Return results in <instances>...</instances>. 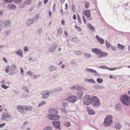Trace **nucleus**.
Wrapping results in <instances>:
<instances>
[{
    "mask_svg": "<svg viewBox=\"0 0 130 130\" xmlns=\"http://www.w3.org/2000/svg\"><path fill=\"white\" fill-rule=\"evenodd\" d=\"M77 18H78V19L79 21V23H81V21L80 18L79 16L78 15H77Z\"/></svg>",
    "mask_w": 130,
    "mask_h": 130,
    "instance_id": "obj_61",
    "label": "nucleus"
},
{
    "mask_svg": "<svg viewBox=\"0 0 130 130\" xmlns=\"http://www.w3.org/2000/svg\"><path fill=\"white\" fill-rule=\"evenodd\" d=\"M115 127L117 129H120L122 128V126L119 122H118L115 123Z\"/></svg>",
    "mask_w": 130,
    "mask_h": 130,
    "instance_id": "obj_24",
    "label": "nucleus"
},
{
    "mask_svg": "<svg viewBox=\"0 0 130 130\" xmlns=\"http://www.w3.org/2000/svg\"><path fill=\"white\" fill-rule=\"evenodd\" d=\"M41 76L40 74L38 75H33V78L34 79H36L37 78Z\"/></svg>",
    "mask_w": 130,
    "mask_h": 130,
    "instance_id": "obj_49",
    "label": "nucleus"
},
{
    "mask_svg": "<svg viewBox=\"0 0 130 130\" xmlns=\"http://www.w3.org/2000/svg\"><path fill=\"white\" fill-rule=\"evenodd\" d=\"M22 2V0H14V2L15 3L17 4H20Z\"/></svg>",
    "mask_w": 130,
    "mask_h": 130,
    "instance_id": "obj_38",
    "label": "nucleus"
},
{
    "mask_svg": "<svg viewBox=\"0 0 130 130\" xmlns=\"http://www.w3.org/2000/svg\"><path fill=\"white\" fill-rule=\"evenodd\" d=\"M8 6L9 9L10 10H14L16 8V6L13 4H8Z\"/></svg>",
    "mask_w": 130,
    "mask_h": 130,
    "instance_id": "obj_23",
    "label": "nucleus"
},
{
    "mask_svg": "<svg viewBox=\"0 0 130 130\" xmlns=\"http://www.w3.org/2000/svg\"><path fill=\"white\" fill-rule=\"evenodd\" d=\"M108 55V54L106 52H102L101 51V52L100 53L98 56V57L99 58H101L103 57H104L107 56Z\"/></svg>",
    "mask_w": 130,
    "mask_h": 130,
    "instance_id": "obj_14",
    "label": "nucleus"
},
{
    "mask_svg": "<svg viewBox=\"0 0 130 130\" xmlns=\"http://www.w3.org/2000/svg\"><path fill=\"white\" fill-rule=\"evenodd\" d=\"M52 127L49 126L45 127L43 130H52Z\"/></svg>",
    "mask_w": 130,
    "mask_h": 130,
    "instance_id": "obj_40",
    "label": "nucleus"
},
{
    "mask_svg": "<svg viewBox=\"0 0 130 130\" xmlns=\"http://www.w3.org/2000/svg\"><path fill=\"white\" fill-rule=\"evenodd\" d=\"M67 100L71 102L74 103L77 100V97L74 95H72L68 97L67 98Z\"/></svg>",
    "mask_w": 130,
    "mask_h": 130,
    "instance_id": "obj_6",
    "label": "nucleus"
},
{
    "mask_svg": "<svg viewBox=\"0 0 130 130\" xmlns=\"http://www.w3.org/2000/svg\"><path fill=\"white\" fill-rule=\"evenodd\" d=\"M61 111H62V112L64 113H65L66 114L68 112L65 109H64L63 108H62L61 109Z\"/></svg>",
    "mask_w": 130,
    "mask_h": 130,
    "instance_id": "obj_55",
    "label": "nucleus"
},
{
    "mask_svg": "<svg viewBox=\"0 0 130 130\" xmlns=\"http://www.w3.org/2000/svg\"><path fill=\"white\" fill-rule=\"evenodd\" d=\"M84 14L85 15L87 18L89 19V20H91L92 18L90 17V11L88 10H85L84 11Z\"/></svg>",
    "mask_w": 130,
    "mask_h": 130,
    "instance_id": "obj_7",
    "label": "nucleus"
},
{
    "mask_svg": "<svg viewBox=\"0 0 130 130\" xmlns=\"http://www.w3.org/2000/svg\"><path fill=\"white\" fill-rule=\"evenodd\" d=\"M46 102L44 101H42L41 102L39 103L38 105V107H40L41 106H44L46 104Z\"/></svg>",
    "mask_w": 130,
    "mask_h": 130,
    "instance_id": "obj_31",
    "label": "nucleus"
},
{
    "mask_svg": "<svg viewBox=\"0 0 130 130\" xmlns=\"http://www.w3.org/2000/svg\"><path fill=\"white\" fill-rule=\"evenodd\" d=\"M1 86L2 88L5 89H7L9 87V86H7L5 85L4 84L2 85Z\"/></svg>",
    "mask_w": 130,
    "mask_h": 130,
    "instance_id": "obj_47",
    "label": "nucleus"
},
{
    "mask_svg": "<svg viewBox=\"0 0 130 130\" xmlns=\"http://www.w3.org/2000/svg\"><path fill=\"white\" fill-rule=\"evenodd\" d=\"M121 101L124 105L126 106L130 105V97L127 95H122L120 98Z\"/></svg>",
    "mask_w": 130,
    "mask_h": 130,
    "instance_id": "obj_1",
    "label": "nucleus"
},
{
    "mask_svg": "<svg viewBox=\"0 0 130 130\" xmlns=\"http://www.w3.org/2000/svg\"><path fill=\"white\" fill-rule=\"evenodd\" d=\"M64 124L65 126L67 127L71 125L69 122H65L64 123Z\"/></svg>",
    "mask_w": 130,
    "mask_h": 130,
    "instance_id": "obj_46",
    "label": "nucleus"
},
{
    "mask_svg": "<svg viewBox=\"0 0 130 130\" xmlns=\"http://www.w3.org/2000/svg\"><path fill=\"white\" fill-rule=\"evenodd\" d=\"M26 74H27L29 75L30 76H31L32 74H33V73L31 71H28L27 72Z\"/></svg>",
    "mask_w": 130,
    "mask_h": 130,
    "instance_id": "obj_51",
    "label": "nucleus"
},
{
    "mask_svg": "<svg viewBox=\"0 0 130 130\" xmlns=\"http://www.w3.org/2000/svg\"><path fill=\"white\" fill-rule=\"evenodd\" d=\"M100 67L102 69H108L109 70V68H108L107 67L105 66H100Z\"/></svg>",
    "mask_w": 130,
    "mask_h": 130,
    "instance_id": "obj_43",
    "label": "nucleus"
},
{
    "mask_svg": "<svg viewBox=\"0 0 130 130\" xmlns=\"http://www.w3.org/2000/svg\"><path fill=\"white\" fill-rule=\"evenodd\" d=\"M23 90H24L25 91H26L27 92H28L29 91V90H28V88H27L25 86H24L23 87Z\"/></svg>",
    "mask_w": 130,
    "mask_h": 130,
    "instance_id": "obj_53",
    "label": "nucleus"
},
{
    "mask_svg": "<svg viewBox=\"0 0 130 130\" xmlns=\"http://www.w3.org/2000/svg\"><path fill=\"white\" fill-rule=\"evenodd\" d=\"M32 23L31 19H28L26 21V25L27 26H30Z\"/></svg>",
    "mask_w": 130,
    "mask_h": 130,
    "instance_id": "obj_26",
    "label": "nucleus"
},
{
    "mask_svg": "<svg viewBox=\"0 0 130 130\" xmlns=\"http://www.w3.org/2000/svg\"><path fill=\"white\" fill-rule=\"evenodd\" d=\"M5 2L11 3L12 2L13 0H4Z\"/></svg>",
    "mask_w": 130,
    "mask_h": 130,
    "instance_id": "obj_58",
    "label": "nucleus"
},
{
    "mask_svg": "<svg viewBox=\"0 0 130 130\" xmlns=\"http://www.w3.org/2000/svg\"><path fill=\"white\" fill-rule=\"evenodd\" d=\"M58 43H57L55 42L53 44V45H51V46H52V47H53L54 48L56 49L58 46Z\"/></svg>",
    "mask_w": 130,
    "mask_h": 130,
    "instance_id": "obj_39",
    "label": "nucleus"
},
{
    "mask_svg": "<svg viewBox=\"0 0 130 130\" xmlns=\"http://www.w3.org/2000/svg\"><path fill=\"white\" fill-rule=\"evenodd\" d=\"M123 66H121V67H118L116 68L114 67L113 68H109V70L110 71H113L115 70H117V69H119L122 68Z\"/></svg>",
    "mask_w": 130,
    "mask_h": 130,
    "instance_id": "obj_30",
    "label": "nucleus"
},
{
    "mask_svg": "<svg viewBox=\"0 0 130 130\" xmlns=\"http://www.w3.org/2000/svg\"><path fill=\"white\" fill-rule=\"evenodd\" d=\"M15 54L19 56L20 57H22L23 54L22 50L20 49H19L17 51L15 52Z\"/></svg>",
    "mask_w": 130,
    "mask_h": 130,
    "instance_id": "obj_19",
    "label": "nucleus"
},
{
    "mask_svg": "<svg viewBox=\"0 0 130 130\" xmlns=\"http://www.w3.org/2000/svg\"><path fill=\"white\" fill-rule=\"evenodd\" d=\"M115 108L116 110H119L121 109V106L120 104H117L115 106Z\"/></svg>",
    "mask_w": 130,
    "mask_h": 130,
    "instance_id": "obj_29",
    "label": "nucleus"
},
{
    "mask_svg": "<svg viewBox=\"0 0 130 130\" xmlns=\"http://www.w3.org/2000/svg\"><path fill=\"white\" fill-rule=\"evenodd\" d=\"M97 82L99 83H101L103 82V80L101 78H98L96 79Z\"/></svg>",
    "mask_w": 130,
    "mask_h": 130,
    "instance_id": "obj_41",
    "label": "nucleus"
},
{
    "mask_svg": "<svg viewBox=\"0 0 130 130\" xmlns=\"http://www.w3.org/2000/svg\"><path fill=\"white\" fill-rule=\"evenodd\" d=\"M85 72L87 73H97V72L95 70L89 68H87L85 70Z\"/></svg>",
    "mask_w": 130,
    "mask_h": 130,
    "instance_id": "obj_13",
    "label": "nucleus"
},
{
    "mask_svg": "<svg viewBox=\"0 0 130 130\" xmlns=\"http://www.w3.org/2000/svg\"><path fill=\"white\" fill-rule=\"evenodd\" d=\"M17 108L20 112L21 113H23L24 112V106H22L21 105H18L17 106Z\"/></svg>",
    "mask_w": 130,
    "mask_h": 130,
    "instance_id": "obj_17",
    "label": "nucleus"
},
{
    "mask_svg": "<svg viewBox=\"0 0 130 130\" xmlns=\"http://www.w3.org/2000/svg\"><path fill=\"white\" fill-rule=\"evenodd\" d=\"M83 94V92L82 89L79 90L78 91L77 95L80 99H82Z\"/></svg>",
    "mask_w": 130,
    "mask_h": 130,
    "instance_id": "obj_16",
    "label": "nucleus"
},
{
    "mask_svg": "<svg viewBox=\"0 0 130 130\" xmlns=\"http://www.w3.org/2000/svg\"><path fill=\"white\" fill-rule=\"evenodd\" d=\"M17 66L15 65H12L10 68V70L9 75H13L15 73L14 72V70L16 68Z\"/></svg>",
    "mask_w": 130,
    "mask_h": 130,
    "instance_id": "obj_8",
    "label": "nucleus"
},
{
    "mask_svg": "<svg viewBox=\"0 0 130 130\" xmlns=\"http://www.w3.org/2000/svg\"><path fill=\"white\" fill-rule=\"evenodd\" d=\"M47 117L48 119L52 120L53 115L50 114L48 115Z\"/></svg>",
    "mask_w": 130,
    "mask_h": 130,
    "instance_id": "obj_50",
    "label": "nucleus"
},
{
    "mask_svg": "<svg viewBox=\"0 0 130 130\" xmlns=\"http://www.w3.org/2000/svg\"><path fill=\"white\" fill-rule=\"evenodd\" d=\"M6 125L5 123H4L2 124H0V128H1L3 127L4 126Z\"/></svg>",
    "mask_w": 130,
    "mask_h": 130,
    "instance_id": "obj_64",
    "label": "nucleus"
},
{
    "mask_svg": "<svg viewBox=\"0 0 130 130\" xmlns=\"http://www.w3.org/2000/svg\"><path fill=\"white\" fill-rule=\"evenodd\" d=\"M24 110H25L27 111H31L32 109V108L31 106H24Z\"/></svg>",
    "mask_w": 130,
    "mask_h": 130,
    "instance_id": "obj_21",
    "label": "nucleus"
},
{
    "mask_svg": "<svg viewBox=\"0 0 130 130\" xmlns=\"http://www.w3.org/2000/svg\"><path fill=\"white\" fill-rule=\"evenodd\" d=\"M96 39L101 44H103L104 43V40L100 38L98 36L96 35L95 36Z\"/></svg>",
    "mask_w": 130,
    "mask_h": 130,
    "instance_id": "obj_22",
    "label": "nucleus"
},
{
    "mask_svg": "<svg viewBox=\"0 0 130 130\" xmlns=\"http://www.w3.org/2000/svg\"><path fill=\"white\" fill-rule=\"evenodd\" d=\"M28 49L27 46H25L24 48V50L25 52L27 51H28Z\"/></svg>",
    "mask_w": 130,
    "mask_h": 130,
    "instance_id": "obj_62",
    "label": "nucleus"
},
{
    "mask_svg": "<svg viewBox=\"0 0 130 130\" xmlns=\"http://www.w3.org/2000/svg\"><path fill=\"white\" fill-rule=\"evenodd\" d=\"M89 3L88 2H86L85 3V6L86 8H88L89 7Z\"/></svg>",
    "mask_w": 130,
    "mask_h": 130,
    "instance_id": "obj_52",
    "label": "nucleus"
},
{
    "mask_svg": "<svg viewBox=\"0 0 130 130\" xmlns=\"http://www.w3.org/2000/svg\"><path fill=\"white\" fill-rule=\"evenodd\" d=\"M67 104V103L65 102H63L62 103V105L63 106H66Z\"/></svg>",
    "mask_w": 130,
    "mask_h": 130,
    "instance_id": "obj_63",
    "label": "nucleus"
},
{
    "mask_svg": "<svg viewBox=\"0 0 130 130\" xmlns=\"http://www.w3.org/2000/svg\"><path fill=\"white\" fill-rule=\"evenodd\" d=\"M59 118V116L58 115H53V120H58Z\"/></svg>",
    "mask_w": 130,
    "mask_h": 130,
    "instance_id": "obj_32",
    "label": "nucleus"
},
{
    "mask_svg": "<svg viewBox=\"0 0 130 130\" xmlns=\"http://www.w3.org/2000/svg\"><path fill=\"white\" fill-rule=\"evenodd\" d=\"M112 122V116L108 115L106 116L104 119L103 123V125L106 127H108L111 124Z\"/></svg>",
    "mask_w": 130,
    "mask_h": 130,
    "instance_id": "obj_2",
    "label": "nucleus"
},
{
    "mask_svg": "<svg viewBox=\"0 0 130 130\" xmlns=\"http://www.w3.org/2000/svg\"><path fill=\"white\" fill-rule=\"evenodd\" d=\"M3 24L5 27H8L11 26L10 20L6 21L5 22H3Z\"/></svg>",
    "mask_w": 130,
    "mask_h": 130,
    "instance_id": "obj_18",
    "label": "nucleus"
},
{
    "mask_svg": "<svg viewBox=\"0 0 130 130\" xmlns=\"http://www.w3.org/2000/svg\"><path fill=\"white\" fill-rule=\"evenodd\" d=\"M84 55L87 58H89L91 57L90 55L89 54L85 53L84 54Z\"/></svg>",
    "mask_w": 130,
    "mask_h": 130,
    "instance_id": "obj_45",
    "label": "nucleus"
},
{
    "mask_svg": "<svg viewBox=\"0 0 130 130\" xmlns=\"http://www.w3.org/2000/svg\"><path fill=\"white\" fill-rule=\"evenodd\" d=\"M90 98L91 97L89 95H86L85 96L83 101L85 104L88 105L91 103L92 102L91 98Z\"/></svg>",
    "mask_w": 130,
    "mask_h": 130,
    "instance_id": "obj_5",
    "label": "nucleus"
},
{
    "mask_svg": "<svg viewBox=\"0 0 130 130\" xmlns=\"http://www.w3.org/2000/svg\"><path fill=\"white\" fill-rule=\"evenodd\" d=\"M5 33L6 35H9L10 33V30L6 31L5 32Z\"/></svg>",
    "mask_w": 130,
    "mask_h": 130,
    "instance_id": "obj_59",
    "label": "nucleus"
},
{
    "mask_svg": "<svg viewBox=\"0 0 130 130\" xmlns=\"http://www.w3.org/2000/svg\"><path fill=\"white\" fill-rule=\"evenodd\" d=\"M55 50L56 49H55V48H54L53 47H52V46H51V47L49 48V51L50 52L52 53L55 51Z\"/></svg>",
    "mask_w": 130,
    "mask_h": 130,
    "instance_id": "obj_37",
    "label": "nucleus"
},
{
    "mask_svg": "<svg viewBox=\"0 0 130 130\" xmlns=\"http://www.w3.org/2000/svg\"><path fill=\"white\" fill-rule=\"evenodd\" d=\"M73 41L75 43H77L78 42L77 39L76 38L74 37L72 39Z\"/></svg>",
    "mask_w": 130,
    "mask_h": 130,
    "instance_id": "obj_56",
    "label": "nucleus"
},
{
    "mask_svg": "<svg viewBox=\"0 0 130 130\" xmlns=\"http://www.w3.org/2000/svg\"><path fill=\"white\" fill-rule=\"evenodd\" d=\"M87 109L89 114L90 115H93L95 113L93 110L90 109L88 107H87Z\"/></svg>",
    "mask_w": 130,
    "mask_h": 130,
    "instance_id": "obj_25",
    "label": "nucleus"
},
{
    "mask_svg": "<svg viewBox=\"0 0 130 130\" xmlns=\"http://www.w3.org/2000/svg\"><path fill=\"white\" fill-rule=\"evenodd\" d=\"M75 27L76 29L77 30L79 31H81V29L78 26L76 25H75Z\"/></svg>",
    "mask_w": 130,
    "mask_h": 130,
    "instance_id": "obj_54",
    "label": "nucleus"
},
{
    "mask_svg": "<svg viewBox=\"0 0 130 130\" xmlns=\"http://www.w3.org/2000/svg\"><path fill=\"white\" fill-rule=\"evenodd\" d=\"M89 83H95V81L93 80V79H89Z\"/></svg>",
    "mask_w": 130,
    "mask_h": 130,
    "instance_id": "obj_57",
    "label": "nucleus"
},
{
    "mask_svg": "<svg viewBox=\"0 0 130 130\" xmlns=\"http://www.w3.org/2000/svg\"><path fill=\"white\" fill-rule=\"evenodd\" d=\"M44 92V93L42 96V98L43 99H46L49 97L50 94L51 92V91L50 90H47Z\"/></svg>",
    "mask_w": 130,
    "mask_h": 130,
    "instance_id": "obj_9",
    "label": "nucleus"
},
{
    "mask_svg": "<svg viewBox=\"0 0 130 130\" xmlns=\"http://www.w3.org/2000/svg\"><path fill=\"white\" fill-rule=\"evenodd\" d=\"M52 124L56 128L58 129L60 128V123L59 121H54L52 122Z\"/></svg>",
    "mask_w": 130,
    "mask_h": 130,
    "instance_id": "obj_11",
    "label": "nucleus"
},
{
    "mask_svg": "<svg viewBox=\"0 0 130 130\" xmlns=\"http://www.w3.org/2000/svg\"><path fill=\"white\" fill-rule=\"evenodd\" d=\"M91 51L94 53L98 55L100 54V53L101 52V50L100 49H98L97 48H92L91 50Z\"/></svg>",
    "mask_w": 130,
    "mask_h": 130,
    "instance_id": "obj_12",
    "label": "nucleus"
},
{
    "mask_svg": "<svg viewBox=\"0 0 130 130\" xmlns=\"http://www.w3.org/2000/svg\"><path fill=\"white\" fill-rule=\"evenodd\" d=\"M72 8L73 11L74 12L75 11V9L74 5H73L72 6Z\"/></svg>",
    "mask_w": 130,
    "mask_h": 130,
    "instance_id": "obj_60",
    "label": "nucleus"
},
{
    "mask_svg": "<svg viewBox=\"0 0 130 130\" xmlns=\"http://www.w3.org/2000/svg\"><path fill=\"white\" fill-rule=\"evenodd\" d=\"M71 90H79L82 89H83V87L79 85H76L70 87Z\"/></svg>",
    "mask_w": 130,
    "mask_h": 130,
    "instance_id": "obj_10",
    "label": "nucleus"
},
{
    "mask_svg": "<svg viewBox=\"0 0 130 130\" xmlns=\"http://www.w3.org/2000/svg\"><path fill=\"white\" fill-rule=\"evenodd\" d=\"M42 30L41 28L38 29L37 31V33H38L39 35H40L42 32Z\"/></svg>",
    "mask_w": 130,
    "mask_h": 130,
    "instance_id": "obj_48",
    "label": "nucleus"
},
{
    "mask_svg": "<svg viewBox=\"0 0 130 130\" xmlns=\"http://www.w3.org/2000/svg\"><path fill=\"white\" fill-rule=\"evenodd\" d=\"M94 87L96 89H101L103 88L102 86L100 85H96L94 86Z\"/></svg>",
    "mask_w": 130,
    "mask_h": 130,
    "instance_id": "obj_33",
    "label": "nucleus"
},
{
    "mask_svg": "<svg viewBox=\"0 0 130 130\" xmlns=\"http://www.w3.org/2000/svg\"><path fill=\"white\" fill-rule=\"evenodd\" d=\"M11 117V114L8 112H3L1 119L2 120L6 121H9L10 120Z\"/></svg>",
    "mask_w": 130,
    "mask_h": 130,
    "instance_id": "obj_3",
    "label": "nucleus"
},
{
    "mask_svg": "<svg viewBox=\"0 0 130 130\" xmlns=\"http://www.w3.org/2000/svg\"><path fill=\"white\" fill-rule=\"evenodd\" d=\"M62 28L60 27L59 28L58 31V32L59 34L61 35V34L62 32Z\"/></svg>",
    "mask_w": 130,
    "mask_h": 130,
    "instance_id": "obj_44",
    "label": "nucleus"
},
{
    "mask_svg": "<svg viewBox=\"0 0 130 130\" xmlns=\"http://www.w3.org/2000/svg\"><path fill=\"white\" fill-rule=\"evenodd\" d=\"M92 103H94L93 105L94 107H96L99 106L100 105V102L98 98L96 96H94L91 98Z\"/></svg>",
    "mask_w": 130,
    "mask_h": 130,
    "instance_id": "obj_4",
    "label": "nucleus"
},
{
    "mask_svg": "<svg viewBox=\"0 0 130 130\" xmlns=\"http://www.w3.org/2000/svg\"><path fill=\"white\" fill-rule=\"evenodd\" d=\"M117 47L119 49L123 50L125 46L121 45L120 44H117Z\"/></svg>",
    "mask_w": 130,
    "mask_h": 130,
    "instance_id": "obj_34",
    "label": "nucleus"
},
{
    "mask_svg": "<svg viewBox=\"0 0 130 130\" xmlns=\"http://www.w3.org/2000/svg\"><path fill=\"white\" fill-rule=\"evenodd\" d=\"M10 66L9 65H8L6 66L5 68V72L6 73H9V68Z\"/></svg>",
    "mask_w": 130,
    "mask_h": 130,
    "instance_id": "obj_36",
    "label": "nucleus"
},
{
    "mask_svg": "<svg viewBox=\"0 0 130 130\" xmlns=\"http://www.w3.org/2000/svg\"><path fill=\"white\" fill-rule=\"evenodd\" d=\"M106 45L108 49L110 47V44L108 42L107 40H105Z\"/></svg>",
    "mask_w": 130,
    "mask_h": 130,
    "instance_id": "obj_42",
    "label": "nucleus"
},
{
    "mask_svg": "<svg viewBox=\"0 0 130 130\" xmlns=\"http://www.w3.org/2000/svg\"><path fill=\"white\" fill-rule=\"evenodd\" d=\"M74 54L77 55H80L82 54V53L79 51H76L74 52Z\"/></svg>",
    "mask_w": 130,
    "mask_h": 130,
    "instance_id": "obj_35",
    "label": "nucleus"
},
{
    "mask_svg": "<svg viewBox=\"0 0 130 130\" xmlns=\"http://www.w3.org/2000/svg\"><path fill=\"white\" fill-rule=\"evenodd\" d=\"M48 69L50 72H54L56 70L57 68L56 67L51 66L49 67Z\"/></svg>",
    "mask_w": 130,
    "mask_h": 130,
    "instance_id": "obj_20",
    "label": "nucleus"
},
{
    "mask_svg": "<svg viewBox=\"0 0 130 130\" xmlns=\"http://www.w3.org/2000/svg\"><path fill=\"white\" fill-rule=\"evenodd\" d=\"M87 26L88 28L91 31L93 30H95V29L92 26L90 23L88 24Z\"/></svg>",
    "mask_w": 130,
    "mask_h": 130,
    "instance_id": "obj_28",
    "label": "nucleus"
},
{
    "mask_svg": "<svg viewBox=\"0 0 130 130\" xmlns=\"http://www.w3.org/2000/svg\"><path fill=\"white\" fill-rule=\"evenodd\" d=\"M48 113L51 114L57 115L58 113V111L56 109H51L48 110Z\"/></svg>",
    "mask_w": 130,
    "mask_h": 130,
    "instance_id": "obj_15",
    "label": "nucleus"
},
{
    "mask_svg": "<svg viewBox=\"0 0 130 130\" xmlns=\"http://www.w3.org/2000/svg\"><path fill=\"white\" fill-rule=\"evenodd\" d=\"M62 90V88L61 87H59L53 89L52 91L54 92H58L61 91Z\"/></svg>",
    "mask_w": 130,
    "mask_h": 130,
    "instance_id": "obj_27",
    "label": "nucleus"
}]
</instances>
